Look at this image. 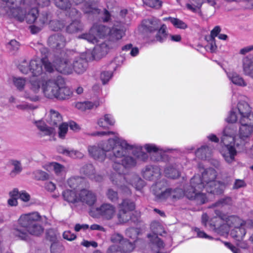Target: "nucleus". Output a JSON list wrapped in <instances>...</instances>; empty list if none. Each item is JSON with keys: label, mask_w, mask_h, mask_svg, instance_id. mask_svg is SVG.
I'll list each match as a JSON object with an SVG mask.
<instances>
[{"label": "nucleus", "mask_w": 253, "mask_h": 253, "mask_svg": "<svg viewBox=\"0 0 253 253\" xmlns=\"http://www.w3.org/2000/svg\"><path fill=\"white\" fill-rule=\"evenodd\" d=\"M132 150L133 149L131 150H126L124 152V155L122 156L121 159H120L125 169L126 168H129L134 166L136 164L135 160L133 158L130 156H125V155L126 154V152Z\"/></svg>", "instance_id": "32"}, {"label": "nucleus", "mask_w": 253, "mask_h": 253, "mask_svg": "<svg viewBox=\"0 0 253 253\" xmlns=\"http://www.w3.org/2000/svg\"><path fill=\"white\" fill-rule=\"evenodd\" d=\"M13 82L14 85L19 91H21L24 89L26 82L25 79L23 78L13 77Z\"/></svg>", "instance_id": "50"}, {"label": "nucleus", "mask_w": 253, "mask_h": 253, "mask_svg": "<svg viewBox=\"0 0 253 253\" xmlns=\"http://www.w3.org/2000/svg\"><path fill=\"white\" fill-rule=\"evenodd\" d=\"M115 207L110 204H104L97 211L102 218L109 220L111 219L115 213Z\"/></svg>", "instance_id": "18"}, {"label": "nucleus", "mask_w": 253, "mask_h": 253, "mask_svg": "<svg viewBox=\"0 0 253 253\" xmlns=\"http://www.w3.org/2000/svg\"><path fill=\"white\" fill-rule=\"evenodd\" d=\"M111 179L113 183L118 187L121 189L124 187V188L127 189V188L125 186L126 180L124 175L114 174L111 176Z\"/></svg>", "instance_id": "31"}, {"label": "nucleus", "mask_w": 253, "mask_h": 253, "mask_svg": "<svg viewBox=\"0 0 253 253\" xmlns=\"http://www.w3.org/2000/svg\"><path fill=\"white\" fill-rule=\"evenodd\" d=\"M87 66V62L85 59L77 57L73 61L72 70L74 69L76 73L80 74L86 70Z\"/></svg>", "instance_id": "19"}, {"label": "nucleus", "mask_w": 253, "mask_h": 253, "mask_svg": "<svg viewBox=\"0 0 253 253\" xmlns=\"http://www.w3.org/2000/svg\"><path fill=\"white\" fill-rule=\"evenodd\" d=\"M243 68L245 75L253 78V59L246 57L243 59Z\"/></svg>", "instance_id": "28"}, {"label": "nucleus", "mask_w": 253, "mask_h": 253, "mask_svg": "<svg viewBox=\"0 0 253 253\" xmlns=\"http://www.w3.org/2000/svg\"><path fill=\"white\" fill-rule=\"evenodd\" d=\"M215 214L221 220L225 222V224L228 226L229 228L234 226L235 222L237 220V217L234 215L228 216L222 213L219 210H215Z\"/></svg>", "instance_id": "25"}, {"label": "nucleus", "mask_w": 253, "mask_h": 253, "mask_svg": "<svg viewBox=\"0 0 253 253\" xmlns=\"http://www.w3.org/2000/svg\"><path fill=\"white\" fill-rule=\"evenodd\" d=\"M167 19H168L176 28L185 29L187 28V24L178 18L169 17Z\"/></svg>", "instance_id": "48"}, {"label": "nucleus", "mask_w": 253, "mask_h": 253, "mask_svg": "<svg viewBox=\"0 0 253 253\" xmlns=\"http://www.w3.org/2000/svg\"><path fill=\"white\" fill-rule=\"evenodd\" d=\"M204 188V185L202 182L200 175L194 176L190 180V184L186 186L183 191L184 195L188 199L192 200L199 191Z\"/></svg>", "instance_id": "7"}, {"label": "nucleus", "mask_w": 253, "mask_h": 253, "mask_svg": "<svg viewBox=\"0 0 253 253\" xmlns=\"http://www.w3.org/2000/svg\"><path fill=\"white\" fill-rule=\"evenodd\" d=\"M64 84V80L60 76L56 80H48L42 86L45 96L48 98H56L60 100L69 99L72 91L69 87L65 86Z\"/></svg>", "instance_id": "2"}, {"label": "nucleus", "mask_w": 253, "mask_h": 253, "mask_svg": "<svg viewBox=\"0 0 253 253\" xmlns=\"http://www.w3.org/2000/svg\"><path fill=\"white\" fill-rule=\"evenodd\" d=\"M167 182L164 179L156 182L153 191L157 200L163 201L168 198L169 188H167Z\"/></svg>", "instance_id": "9"}, {"label": "nucleus", "mask_w": 253, "mask_h": 253, "mask_svg": "<svg viewBox=\"0 0 253 253\" xmlns=\"http://www.w3.org/2000/svg\"><path fill=\"white\" fill-rule=\"evenodd\" d=\"M217 176V172L213 168H208L204 169L200 176L202 182L204 185H209L212 181H215Z\"/></svg>", "instance_id": "15"}, {"label": "nucleus", "mask_w": 253, "mask_h": 253, "mask_svg": "<svg viewBox=\"0 0 253 253\" xmlns=\"http://www.w3.org/2000/svg\"><path fill=\"white\" fill-rule=\"evenodd\" d=\"M190 3L186 4L188 9L195 13H198L200 16L202 15L201 9L202 5L204 3V0H189Z\"/></svg>", "instance_id": "26"}, {"label": "nucleus", "mask_w": 253, "mask_h": 253, "mask_svg": "<svg viewBox=\"0 0 253 253\" xmlns=\"http://www.w3.org/2000/svg\"><path fill=\"white\" fill-rule=\"evenodd\" d=\"M68 125L66 123H62L59 126L58 136L60 138L64 139L67 132Z\"/></svg>", "instance_id": "61"}, {"label": "nucleus", "mask_w": 253, "mask_h": 253, "mask_svg": "<svg viewBox=\"0 0 253 253\" xmlns=\"http://www.w3.org/2000/svg\"><path fill=\"white\" fill-rule=\"evenodd\" d=\"M101 146L105 152L113 151L112 153L107 154L108 158L113 159L115 157H121L124 156L126 150H131L134 148L133 145H129L125 140L118 136L108 139L102 143Z\"/></svg>", "instance_id": "3"}, {"label": "nucleus", "mask_w": 253, "mask_h": 253, "mask_svg": "<svg viewBox=\"0 0 253 253\" xmlns=\"http://www.w3.org/2000/svg\"><path fill=\"white\" fill-rule=\"evenodd\" d=\"M142 26L146 33H153L157 31L155 39L151 40V42H163L168 35L165 24H161L160 21L155 18L144 19L142 22Z\"/></svg>", "instance_id": "4"}, {"label": "nucleus", "mask_w": 253, "mask_h": 253, "mask_svg": "<svg viewBox=\"0 0 253 253\" xmlns=\"http://www.w3.org/2000/svg\"><path fill=\"white\" fill-rule=\"evenodd\" d=\"M228 77L232 82L236 85L240 86H246L247 84L243 79L237 73L231 72L228 74Z\"/></svg>", "instance_id": "40"}, {"label": "nucleus", "mask_w": 253, "mask_h": 253, "mask_svg": "<svg viewBox=\"0 0 253 253\" xmlns=\"http://www.w3.org/2000/svg\"><path fill=\"white\" fill-rule=\"evenodd\" d=\"M124 32L122 30L116 28L110 29V31L108 35L109 42H115L121 39L123 37Z\"/></svg>", "instance_id": "30"}, {"label": "nucleus", "mask_w": 253, "mask_h": 253, "mask_svg": "<svg viewBox=\"0 0 253 253\" xmlns=\"http://www.w3.org/2000/svg\"><path fill=\"white\" fill-rule=\"evenodd\" d=\"M166 176L171 179H176L180 176L179 171L173 166H167L164 170Z\"/></svg>", "instance_id": "39"}, {"label": "nucleus", "mask_w": 253, "mask_h": 253, "mask_svg": "<svg viewBox=\"0 0 253 253\" xmlns=\"http://www.w3.org/2000/svg\"><path fill=\"white\" fill-rule=\"evenodd\" d=\"M229 144L227 143V145H224L225 147L224 150L222 151V155L228 163H231L235 161V156L237 155V151L233 146L229 145Z\"/></svg>", "instance_id": "20"}, {"label": "nucleus", "mask_w": 253, "mask_h": 253, "mask_svg": "<svg viewBox=\"0 0 253 253\" xmlns=\"http://www.w3.org/2000/svg\"><path fill=\"white\" fill-rule=\"evenodd\" d=\"M204 188L206 189L208 193L214 195H219L224 193V186H223L218 181L211 182L209 185H206Z\"/></svg>", "instance_id": "17"}, {"label": "nucleus", "mask_w": 253, "mask_h": 253, "mask_svg": "<svg viewBox=\"0 0 253 253\" xmlns=\"http://www.w3.org/2000/svg\"><path fill=\"white\" fill-rule=\"evenodd\" d=\"M237 109L240 115V119H243L244 117H245L251 112V107L249 104L244 101H240L238 103Z\"/></svg>", "instance_id": "33"}, {"label": "nucleus", "mask_w": 253, "mask_h": 253, "mask_svg": "<svg viewBox=\"0 0 253 253\" xmlns=\"http://www.w3.org/2000/svg\"><path fill=\"white\" fill-rule=\"evenodd\" d=\"M18 68L21 73L24 74H27L29 72H31L30 62L28 64L24 60L21 64L18 65Z\"/></svg>", "instance_id": "60"}, {"label": "nucleus", "mask_w": 253, "mask_h": 253, "mask_svg": "<svg viewBox=\"0 0 253 253\" xmlns=\"http://www.w3.org/2000/svg\"><path fill=\"white\" fill-rule=\"evenodd\" d=\"M239 126V135L240 139L244 140L249 137L253 132V126L245 123H240Z\"/></svg>", "instance_id": "27"}, {"label": "nucleus", "mask_w": 253, "mask_h": 253, "mask_svg": "<svg viewBox=\"0 0 253 253\" xmlns=\"http://www.w3.org/2000/svg\"><path fill=\"white\" fill-rule=\"evenodd\" d=\"M41 218L37 212L21 216L18 220L20 226L13 229V234L25 241L30 240L29 234L39 236L43 232V228L38 222Z\"/></svg>", "instance_id": "1"}, {"label": "nucleus", "mask_w": 253, "mask_h": 253, "mask_svg": "<svg viewBox=\"0 0 253 253\" xmlns=\"http://www.w3.org/2000/svg\"><path fill=\"white\" fill-rule=\"evenodd\" d=\"M232 199L230 197H226L223 198H221L215 204V206H221L223 207L226 205H231L232 204Z\"/></svg>", "instance_id": "59"}, {"label": "nucleus", "mask_w": 253, "mask_h": 253, "mask_svg": "<svg viewBox=\"0 0 253 253\" xmlns=\"http://www.w3.org/2000/svg\"><path fill=\"white\" fill-rule=\"evenodd\" d=\"M151 229L154 235H148V237L150 238V241L153 245L152 250L156 253L157 251L164 248L165 244L163 241L158 237V235H162V233H166L163 230L162 226L158 222H153L151 224Z\"/></svg>", "instance_id": "5"}, {"label": "nucleus", "mask_w": 253, "mask_h": 253, "mask_svg": "<svg viewBox=\"0 0 253 253\" xmlns=\"http://www.w3.org/2000/svg\"><path fill=\"white\" fill-rule=\"evenodd\" d=\"M13 17L18 21L22 22L24 20L28 24H34L36 23L40 18L41 13H39L37 8L30 9L28 12L25 13L22 9H18L14 12Z\"/></svg>", "instance_id": "6"}, {"label": "nucleus", "mask_w": 253, "mask_h": 253, "mask_svg": "<svg viewBox=\"0 0 253 253\" xmlns=\"http://www.w3.org/2000/svg\"><path fill=\"white\" fill-rule=\"evenodd\" d=\"M55 69L58 72L68 75L72 73V68L70 61L66 58H57L54 61Z\"/></svg>", "instance_id": "11"}, {"label": "nucleus", "mask_w": 253, "mask_h": 253, "mask_svg": "<svg viewBox=\"0 0 253 253\" xmlns=\"http://www.w3.org/2000/svg\"><path fill=\"white\" fill-rule=\"evenodd\" d=\"M214 229L215 231L219 234H224V233H227L229 231V228L227 225L224 223L218 226L217 224H213Z\"/></svg>", "instance_id": "55"}, {"label": "nucleus", "mask_w": 253, "mask_h": 253, "mask_svg": "<svg viewBox=\"0 0 253 253\" xmlns=\"http://www.w3.org/2000/svg\"><path fill=\"white\" fill-rule=\"evenodd\" d=\"M79 196V200L86 204L89 206H93L96 201V197L95 194L86 189L82 190Z\"/></svg>", "instance_id": "16"}, {"label": "nucleus", "mask_w": 253, "mask_h": 253, "mask_svg": "<svg viewBox=\"0 0 253 253\" xmlns=\"http://www.w3.org/2000/svg\"><path fill=\"white\" fill-rule=\"evenodd\" d=\"M123 253H128L132 252L134 248V245L127 239H124L120 244Z\"/></svg>", "instance_id": "46"}, {"label": "nucleus", "mask_w": 253, "mask_h": 253, "mask_svg": "<svg viewBox=\"0 0 253 253\" xmlns=\"http://www.w3.org/2000/svg\"><path fill=\"white\" fill-rule=\"evenodd\" d=\"M100 10L96 6L95 4L93 3H90L89 1H87L84 4V11L85 13H99L100 12Z\"/></svg>", "instance_id": "47"}, {"label": "nucleus", "mask_w": 253, "mask_h": 253, "mask_svg": "<svg viewBox=\"0 0 253 253\" xmlns=\"http://www.w3.org/2000/svg\"><path fill=\"white\" fill-rule=\"evenodd\" d=\"M146 5L156 9H159L162 6V1L160 0H142Z\"/></svg>", "instance_id": "51"}, {"label": "nucleus", "mask_w": 253, "mask_h": 253, "mask_svg": "<svg viewBox=\"0 0 253 253\" xmlns=\"http://www.w3.org/2000/svg\"><path fill=\"white\" fill-rule=\"evenodd\" d=\"M108 45L103 43L95 47L92 51V57L94 60H98L106 55L108 52Z\"/></svg>", "instance_id": "21"}, {"label": "nucleus", "mask_w": 253, "mask_h": 253, "mask_svg": "<svg viewBox=\"0 0 253 253\" xmlns=\"http://www.w3.org/2000/svg\"><path fill=\"white\" fill-rule=\"evenodd\" d=\"M62 196L64 200L69 203H75L79 201L76 192L72 190H66L63 191Z\"/></svg>", "instance_id": "35"}, {"label": "nucleus", "mask_w": 253, "mask_h": 253, "mask_svg": "<svg viewBox=\"0 0 253 253\" xmlns=\"http://www.w3.org/2000/svg\"><path fill=\"white\" fill-rule=\"evenodd\" d=\"M212 149L208 146H203L196 152L197 157L202 160H206L211 157Z\"/></svg>", "instance_id": "29"}, {"label": "nucleus", "mask_w": 253, "mask_h": 253, "mask_svg": "<svg viewBox=\"0 0 253 253\" xmlns=\"http://www.w3.org/2000/svg\"><path fill=\"white\" fill-rule=\"evenodd\" d=\"M5 2L3 6H0L1 11L8 15L14 16V12L21 9L20 6L22 0H1Z\"/></svg>", "instance_id": "10"}, {"label": "nucleus", "mask_w": 253, "mask_h": 253, "mask_svg": "<svg viewBox=\"0 0 253 253\" xmlns=\"http://www.w3.org/2000/svg\"><path fill=\"white\" fill-rule=\"evenodd\" d=\"M48 43L51 48L60 49L65 46L66 40L62 35L58 33L50 36L48 38Z\"/></svg>", "instance_id": "12"}, {"label": "nucleus", "mask_w": 253, "mask_h": 253, "mask_svg": "<svg viewBox=\"0 0 253 253\" xmlns=\"http://www.w3.org/2000/svg\"><path fill=\"white\" fill-rule=\"evenodd\" d=\"M120 159H121V157H115L113 159H110L114 162L112 167L113 169L117 172V174L124 175L126 170L120 160Z\"/></svg>", "instance_id": "41"}, {"label": "nucleus", "mask_w": 253, "mask_h": 253, "mask_svg": "<svg viewBox=\"0 0 253 253\" xmlns=\"http://www.w3.org/2000/svg\"><path fill=\"white\" fill-rule=\"evenodd\" d=\"M207 2L210 4L209 8H205L204 12L207 15H212L215 12L214 5L216 4V0H207Z\"/></svg>", "instance_id": "54"}, {"label": "nucleus", "mask_w": 253, "mask_h": 253, "mask_svg": "<svg viewBox=\"0 0 253 253\" xmlns=\"http://www.w3.org/2000/svg\"><path fill=\"white\" fill-rule=\"evenodd\" d=\"M117 217L120 223H126L131 219V213L128 211L119 208V211L117 214Z\"/></svg>", "instance_id": "38"}, {"label": "nucleus", "mask_w": 253, "mask_h": 253, "mask_svg": "<svg viewBox=\"0 0 253 253\" xmlns=\"http://www.w3.org/2000/svg\"><path fill=\"white\" fill-rule=\"evenodd\" d=\"M44 66V72L48 73H52L54 71V65L53 66L52 64L48 61V59L46 58V55L44 57L42 58V66Z\"/></svg>", "instance_id": "53"}, {"label": "nucleus", "mask_w": 253, "mask_h": 253, "mask_svg": "<svg viewBox=\"0 0 253 253\" xmlns=\"http://www.w3.org/2000/svg\"><path fill=\"white\" fill-rule=\"evenodd\" d=\"M113 76V72L111 71H103L101 73L100 79L103 84H106L110 80Z\"/></svg>", "instance_id": "63"}, {"label": "nucleus", "mask_w": 253, "mask_h": 253, "mask_svg": "<svg viewBox=\"0 0 253 253\" xmlns=\"http://www.w3.org/2000/svg\"><path fill=\"white\" fill-rule=\"evenodd\" d=\"M142 172L143 176L145 179L151 180L154 175V168L151 165L147 166Z\"/></svg>", "instance_id": "52"}, {"label": "nucleus", "mask_w": 253, "mask_h": 253, "mask_svg": "<svg viewBox=\"0 0 253 253\" xmlns=\"http://www.w3.org/2000/svg\"><path fill=\"white\" fill-rule=\"evenodd\" d=\"M56 6L61 9L67 10L71 7L69 0H56L54 1Z\"/></svg>", "instance_id": "56"}, {"label": "nucleus", "mask_w": 253, "mask_h": 253, "mask_svg": "<svg viewBox=\"0 0 253 253\" xmlns=\"http://www.w3.org/2000/svg\"><path fill=\"white\" fill-rule=\"evenodd\" d=\"M48 20V15L46 11H43L40 16L39 19L36 23L29 26V29L32 34H36L40 32L44 25L47 23Z\"/></svg>", "instance_id": "13"}, {"label": "nucleus", "mask_w": 253, "mask_h": 253, "mask_svg": "<svg viewBox=\"0 0 253 253\" xmlns=\"http://www.w3.org/2000/svg\"><path fill=\"white\" fill-rule=\"evenodd\" d=\"M80 38L86 40L88 42L92 43H95L98 42L94 34L91 32V29L88 33L83 34L80 36Z\"/></svg>", "instance_id": "58"}, {"label": "nucleus", "mask_w": 253, "mask_h": 253, "mask_svg": "<svg viewBox=\"0 0 253 253\" xmlns=\"http://www.w3.org/2000/svg\"><path fill=\"white\" fill-rule=\"evenodd\" d=\"M88 151L92 158L100 162L103 161L106 157L108 158V155L105 153L102 146H88Z\"/></svg>", "instance_id": "14"}, {"label": "nucleus", "mask_w": 253, "mask_h": 253, "mask_svg": "<svg viewBox=\"0 0 253 253\" xmlns=\"http://www.w3.org/2000/svg\"><path fill=\"white\" fill-rule=\"evenodd\" d=\"M83 30V25L80 21L77 19L74 20L66 28L68 33L73 34L81 31Z\"/></svg>", "instance_id": "37"}, {"label": "nucleus", "mask_w": 253, "mask_h": 253, "mask_svg": "<svg viewBox=\"0 0 253 253\" xmlns=\"http://www.w3.org/2000/svg\"><path fill=\"white\" fill-rule=\"evenodd\" d=\"M221 28L219 26H215L211 32V35L208 37H206V40L207 41H214L215 37L219 35Z\"/></svg>", "instance_id": "62"}, {"label": "nucleus", "mask_w": 253, "mask_h": 253, "mask_svg": "<svg viewBox=\"0 0 253 253\" xmlns=\"http://www.w3.org/2000/svg\"><path fill=\"white\" fill-rule=\"evenodd\" d=\"M184 196L183 190L181 188L172 189L169 188L168 198L170 197L173 200L179 199Z\"/></svg>", "instance_id": "44"}, {"label": "nucleus", "mask_w": 253, "mask_h": 253, "mask_svg": "<svg viewBox=\"0 0 253 253\" xmlns=\"http://www.w3.org/2000/svg\"><path fill=\"white\" fill-rule=\"evenodd\" d=\"M238 131V127L235 124H230L226 126L223 130V135L221 137V142L224 145L230 143L234 141V145L236 147L239 146V144L235 139V136Z\"/></svg>", "instance_id": "8"}, {"label": "nucleus", "mask_w": 253, "mask_h": 253, "mask_svg": "<svg viewBox=\"0 0 253 253\" xmlns=\"http://www.w3.org/2000/svg\"><path fill=\"white\" fill-rule=\"evenodd\" d=\"M135 205L134 203L130 199H124L122 202L119 204V208L131 211L135 209Z\"/></svg>", "instance_id": "43"}, {"label": "nucleus", "mask_w": 253, "mask_h": 253, "mask_svg": "<svg viewBox=\"0 0 253 253\" xmlns=\"http://www.w3.org/2000/svg\"><path fill=\"white\" fill-rule=\"evenodd\" d=\"M246 234L245 229L243 227H237L232 229L230 235L238 241H240Z\"/></svg>", "instance_id": "36"}, {"label": "nucleus", "mask_w": 253, "mask_h": 253, "mask_svg": "<svg viewBox=\"0 0 253 253\" xmlns=\"http://www.w3.org/2000/svg\"><path fill=\"white\" fill-rule=\"evenodd\" d=\"M30 67L31 72L33 77H38L44 72L42 67V58L41 60H31Z\"/></svg>", "instance_id": "23"}, {"label": "nucleus", "mask_w": 253, "mask_h": 253, "mask_svg": "<svg viewBox=\"0 0 253 253\" xmlns=\"http://www.w3.org/2000/svg\"><path fill=\"white\" fill-rule=\"evenodd\" d=\"M11 164L14 166V168L10 172V175L12 177H14L16 174H19L22 171V168L20 162L18 161L13 160Z\"/></svg>", "instance_id": "49"}, {"label": "nucleus", "mask_w": 253, "mask_h": 253, "mask_svg": "<svg viewBox=\"0 0 253 253\" xmlns=\"http://www.w3.org/2000/svg\"><path fill=\"white\" fill-rule=\"evenodd\" d=\"M50 118L47 120L49 125L52 126H57L58 124L61 122L62 118L60 114L54 110L50 111Z\"/></svg>", "instance_id": "34"}, {"label": "nucleus", "mask_w": 253, "mask_h": 253, "mask_svg": "<svg viewBox=\"0 0 253 253\" xmlns=\"http://www.w3.org/2000/svg\"><path fill=\"white\" fill-rule=\"evenodd\" d=\"M37 126L39 130L44 133L45 135H50L54 132L55 129L52 127H49L44 123L40 121L37 123Z\"/></svg>", "instance_id": "42"}, {"label": "nucleus", "mask_w": 253, "mask_h": 253, "mask_svg": "<svg viewBox=\"0 0 253 253\" xmlns=\"http://www.w3.org/2000/svg\"><path fill=\"white\" fill-rule=\"evenodd\" d=\"M57 152L63 155L70 157L73 158L81 159L83 157L84 155L80 152L76 150L67 149L62 146H59L57 148Z\"/></svg>", "instance_id": "24"}, {"label": "nucleus", "mask_w": 253, "mask_h": 253, "mask_svg": "<svg viewBox=\"0 0 253 253\" xmlns=\"http://www.w3.org/2000/svg\"><path fill=\"white\" fill-rule=\"evenodd\" d=\"M109 31L110 28L103 25L93 26L91 28V32L94 34L97 40L108 35Z\"/></svg>", "instance_id": "22"}, {"label": "nucleus", "mask_w": 253, "mask_h": 253, "mask_svg": "<svg viewBox=\"0 0 253 253\" xmlns=\"http://www.w3.org/2000/svg\"><path fill=\"white\" fill-rule=\"evenodd\" d=\"M80 172L85 176H90L95 173V169L91 164H86L81 168Z\"/></svg>", "instance_id": "45"}, {"label": "nucleus", "mask_w": 253, "mask_h": 253, "mask_svg": "<svg viewBox=\"0 0 253 253\" xmlns=\"http://www.w3.org/2000/svg\"><path fill=\"white\" fill-rule=\"evenodd\" d=\"M240 123H245L253 126V113L251 112L243 119H240Z\"/></svg>", "instance_id": "64"}, {"label": "nucleus", "mask_w": 253, "mask_h": 253, "mask_svg": "<svg viewBox=\"0 0 253 253\" xmlns=\"http://www.w3.org/2000/svg\"><path fill=\"white\" fill-rule=\"evenodd\" d=\"M200 191H199L197 192L195 196H194L192 200H195L198 205L204 204L208 201L206 195L203 193H201Z\"/></svg>", "instance_id": "57"}]
</instances>
